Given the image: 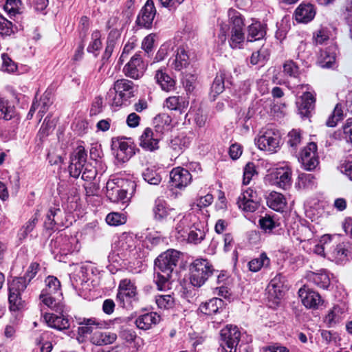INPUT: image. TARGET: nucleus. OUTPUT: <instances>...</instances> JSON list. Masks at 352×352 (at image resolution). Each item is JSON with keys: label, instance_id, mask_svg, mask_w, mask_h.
<instances>
[{"label": "nucleus", "instance_id": "f257e3e1", "mask_svg": "<svg viewBox=\"0 0 352 352\" xmlns=\"http://www.w3.org/2000/svg\"><path fill=\"white\" fill-rule=\"evenodd\" d=\"M179 253L175 250H168L161 254L155 260V267L157 270V284L159 289L168 287L169 278L179 259Z\"/></svg>", "mask_w": 352, "mask_h": 352}, {"label": "nucleus", "instance_id": "f03ea898", "mask_svg": "<svg viewBox=\"0 0 352 352\" xmlns=\"http://www.w3.org/2000/svg\"><path fill=\"white\" fill-rule=\"evenodd\" d=\"M82 324L83 325L78 327V329L79 336L78 340L79 342L83 341L80 339L81 336H85L87 334L90 335V342L97 346L111 344L117 339L116 333L103 331L98 323H96L95 321L91 319L85 320Z\"/></svg>", "mask_w": 352, "mask_h": 352}, {"label": "nucleus", "instance_id": "7ed1b4c3", "mask_svg": "<svg viewBox=\"0 0 352 352\" xmlns=\"http://www.w3.org/2000/svg\"><path fill=\"white\" fill-rule=\"evenodd\" d=\"M135 185L133 182L122 179H113L107 182V196L113 202L121 201L127 202L135 191Z\"/></svg>", "mask_w": 352, "mask_h": 352}, {"label": "nucleus", "instance_id": "20e7f679", "mask_svg": "<svg viewBox=\"0 0 352 352\" xmlns=\"http://www.w3.org/2000/svg\"><path fill=\"white\" fill-rule=\"evenodd\" d=\"M241 332L236 326L227 325L219 333V346L222 352H236Z\"/></svg>", "mask_w": 352, "mask_h": 352}, {"label": "nucleus", "instance_id": "39448f33", "mask_svg": "<svg viewBox=\"0 0 352 352\" xmlns=\"http://www.w3.org/2000/svg\"><path fill=\"white\" fill-rule=\"evenodd\" d=\"M190 271V282L193 285L197 287L203 285L212 273L211 265L207 260L204 259L195 261Z\"/></svg>", "mask_w": 352, "mask_h": 352}, {"label": "nucleus", "instance_id": "423d86ee", "mask_svg": "<svg viewBox=\"0 0 352 352\" xmlns=\"http://www.w3.org/2000/svg\"><path fill=\"white\" fill-rule=\"evenodd\" d=\"M27 287L26 281L23 278H15L9 286V302L11 311H18L24 307L25 302L22 300L20 294Z\"/></svg>", "mask_w": 352, "mask_h": 352}, {"label": "nucleus", "instance_id": "0eeeda50", "mask_svg": "<svg viewBox=\"0 0 352 352\" xmlns=\"http://www.w3.org/2000/svg\"><path fill=\"white\" fill-rule=\"evenodd\" d=\"M280 134L272 129H263L259 132L256 143L259 149L273 152L278 147Z\"/></svg>", "mask_w": 352, "mask_h": 352}, {"label": "nucleus", "instance_id": "6e6552de", "mask_svg": "<svg viewBox=\"0 0 352 352\" xmlns=\"http://www.w3.org/2000/svg\"><path fill=\"white\" fill-rule=\"evenodd\" d=\"M231 28L230 45L232 48H240L245 41V36L243 32V21L239 14L235 12H230Z\"/></svg>", "mask_w": 352, "mask_h": 352}, {"label": "nucleus", "instance_id": "1a4fd4ad", "mask_svg": "<svg viewBox=\"0 0 352 352\" xmlns=\"http://www.w3.org/2000/svg\"><path fill=\"white\" fill-rule=\"evenodd\" d=\"M161 138V130L147 127L140 137V146L146 151H154L159 148Z\"/></svg>", "mask_w": 352, "mask_h": 352}, {"label": "nucleus", "instance_id": "9d476101", "mask_svg": "<svg viewBox=\"0 0 352 352\" xmlns=\"http://www.w3.org/2000/svg\"><path fill=\"white\" fill-rule=\"evenodd\" d=\"M259 199L256 192L251 188L244 190L239 197L237 205L240 209L245 212H254L258 208Z\"/></svg>", "mask_w": 352, "mask_h": 352}, {"label": "nucleus", "instance_id": "9b49d317", "mask_svg": "<svg viewBox=\"0 0 352 352\" xmlns=\"http://www.w3.org/2000/svg\"><path fill=\"white\" fill-rule=\"evenodd\" d=\"M154 219L157 221H165L171 222L175 220V217H179L177 212L174 208H170L167 204L162 200H158L155 202L153 208Z\"/></svg>", "mask_w": 352, "mask_h": 352}, {"label": "nucleus", "instance_id": "f8f14e48", "mask_svg": "<svg viewBox=\"0 0 352 352\" xmlns=\"http://www.w3.org/2000/svg\"><path fill=\"white\" fill-rule=\"evenodd\" d=\"M113 146L116 149V159L121 162L128 161L134 155L131 142L126 141L124 138L114 140Z\"/></svg>", "mask_w": 352, "mask_h": 352}, {"label": "nucleus", "instance_id": "ddd939ff", "mask_svg": "<svg viewBox=\"0 0 352 352\" xmlns=\"http://www.w3.org/2000/svg\"><path fill=\"white\" fill-rule=\"evenodd\" d=\"M267 292L269 300L272 302L273 305H278L285 292L283 278L280 276H275L268 285Z\"/></svg>", "mask_w": 352, "mask_h": 352}, {"label": "nucleus", "instance_id": "4468645a", "mask_svg": "<svg viewBox=\"0 0 352 352\" xmlns=\"http://www.w3.org/2000/svg\"><path fill=\"white\" fill-rule=\"evenodd\" d=\"M302 303L307 308L317 309L322 304L320 294L307 287H303L298 291Z\"/></svg>", "mask_w": 352, "mask_h": 352}, {"label": "nucleus", "instance_id": "2eb2a0df", "mask_svg": "<svg viewBox=\"0 0 352 352\" xmlns=\"http://www.w3.org/2000/svg\"><path fill=\"white\" fill-rule=\"evenodd\" d=\"M301 162L305 169L311 170L318 164L317 146L314 142L309 143L302 151Z\"/></svg>", "mask_w": 352, "mask_h": 352}, {"label": "nucleus", "instance_id": "dca6fc26", "mask_svg": "<svg viewBox=\"0 0 352 352\" xmlns=\"http://www.w3.org/2000/svg\"><path fill=\"white\" fill-rule=\"evenodd\" d=\"M170 178L172 186L179 188L188 186L192 179L188 170L181 167L173 168L170 173Z\"/></svg>", "mask_w": 352, "mask_h": 352}, {"label": "nucleus", "instance_id": "f3484780", "mask_svg": "<svg viewBox=\"0 0 352 352\" xmlns=\"http://www.w3.org/2000/svg\"><path fill=\"white\" fill-rule=\"evenodd\" d=\"M155 13L156 10L153 1L148 0L138 16V24L144 28H149L153 21Z\"/></svg>", "mask_w": 352, "mask_h": 352}, {"label": "nucleus", "instance_id": "a211bd4d", "mask_svg": "<svg viewBox=\"0 0 352 352\" xmlns=\"http://www.w3.org/2000/svg\"><path fill=\"white\" fill-rule=\"evenodd\" d=\"M144 72V65L139 56L135 55L131 58L130 61L124 66V74L133 78H140Z\"/></svg>", "mask_w": 352, "mask_h": 352}, {"label": "nucleus", "instance_id": "6ab92c4d", "mask_svg": "<svg viewBox=\"0 0 352 352\" xmlns=\"http://www.w3.org/2000/svg\"><path fill=\"white\" fill-rule=\"evenodd\" d=\"M188 63V55L186 50L183 47L178 48L175 51L173 56L170 58L168 61L170 67L177 71H180L186 67Z\"/></svg>", "mask_w": 352, "mask_h": 352}, {"label": "nucleus", "instance_id": "aec40b11", "mask_svg": "<svg viewBox=\"0 0 352 352\" xmlns=\"http://www.w3.org/2000/svg\"><path fill=\"white\" fill-rule=\"evenodd\" d=\"M272 177L274 183L282 188H287L291 184V170L287 166L276 168Z\"/></svg>", "mask_w": 352, "mask_h": 352}, {"label": "nucleus", "instance_id": "412c9836", "mask_svg": "<svg viewBox=\"0 0 352 352\" xmlns=\"http://www.w3.org/2000/svg\"><path fill=\"white\" fill-rule=\"evenodd\" d=\"M345 316V308L343 305H335L331 309L324 318V322L329 326L333 327L340 322Z\"/></svg>", "mask_w": 352, "mask_h": 352}, {"label": "nucleus", "instance_id": "4be33fe9", "mask_svg": "<svg viewBox=\"0 0 352 352\" xmlns=\"http://www.w3.org/2000/svg\"><path fill=\"white\" fill-rule=\"evenodd\" d=\"M136 294V288L129 280H123L119 286L117 299L124 305V301L134 297Z\"/></svg>", "mask_w": 352, "mask_h": 352}, {"label": "nucleus", "instance_id": "5701e85b", "mask_svg": "<svg viewBox=\"0 0 352 352\" xmlns=\"http://www.w3.org/2000/svg\"><path fill=\"white\" fill-rule=\"evenodd\" d=\"M316 15V10L313 5L300 4L295 11L296 20L300 23H307Z\"/></svg>", "mask_w": 352, "mask_h": 352}, {"label": "nucleus", "instance_id": "b1692460", "mask_svg": "<svg viewBox=\"0 0 352 352\" xmlns=\"http://www.w3.org/2000/svg\"><path fill=\"white\" fill-rule=\"evenodd\" d=\"M160 321V316L155 312H151L140 316L135 320V324L139 329L147 330Z\"/></svg>", "mask_w": 352, "mask_h": 352}, {"label": "nucleus", "instance_id": "393cba45", "mask_svg": "<svg viewBox=\"0 0 352 352\" xmlns=\"http://www.w3.org/2000/svg\"><path fill=\"white\" fill-rule=\"evenodd\" d=\"M114 92L122 95L125 99L134 96L135 88L133 83L127 80H118L114 83Z\"/></svg>", "mask_w": 352, "mask_h": 352}, {"label": "nucleus", "instance_id": "a878e982", "mask_svg": "<svg viewBox=\"0 0 352 352\" xmlns=\"http://www.w3.org/2000/svg\"><path fill=\"white\" fill-rule=\"evenodd\" d=\"M188 101L183 97L170 96L166 99L164 107L170 110H178L183 112L188 107Z\"/></svg>", "mask_w": 352, "mask_h": 352}, {"label": "nucleus", "instance_id": "bb28decb", "mask_svg": "<svg viewBox=\"0 0 352 352\" xmlns=\"http://www.w3.org/2000/svg\"><path fill=\"white\" fill-rule=\"evenodd\" d=\"M223 302L219 298H213L208 301L202 303L199 309L201 312L206 315H212L217 313L219 310L222 309L223 307Z\"/></svg>", "mask_w": 352, "mask_h": 352}, {"label": "nucleus", "instance_id": "cd10ccee", "mask_svg": "<svg viewBox=\"0 0 352 352\" xmlns=\"http://www.w3.org/2000/svg\"><path fill=\"white\" fill-rule=\"evenodd\" d=\"M315 107V98L309 92L304 94L301 97V100L299 105V111L303 116H308L309 114L314 110Z\"/></svg>", "mask_w": 352, "mask_h": 352}, {"label": "nucleus", "instance_id": "c85d7f7f", "mask_svg": "<svg viewBox=\"0 0 352 352\" xmlns=\"http://www.w3.org/2000/svg\"><path fill=\"white\" fill-rule=\"evenodd\" d=\"M46 323L51 327L59 330L65 329L69 327V321L63 316H56L53 314H47L44 316Z\"/></svg>", "mask_w": 352, "mask_h": 352}, {"label": "nucleus", "instance_id": "c756f323", "mask_svg": "<svg viewBox=\"0 0 352 352\" xmlns=\"http://www.w3.org/2000/svg\"><path fill=\"white\" fill-rule=\"evenodd\" d=\"M267 204L274 210L283 211L287 205V201L282 194L272 192L267 197Z\"/></svg>", "mask_w": 352, "mask_h": 352}, {"label": "nucleus", "instance_id": "7c9ffc66", "mask_svg": "<svg viewBox=\"0 0 352 352\" xmlns=\"http://www.w3.org/2000/svg\"><path fill=\"white\" fill-rule=\"evenodd\" d=\"M155 78L163 90L169 91L173 89L175 87L174 80L163 72L162 70H157Z\"/></svg>", "mask_w": 352, "mask_h": 352}, {"label": "nucleus", "instance_id": "2f4dec72", "mask_svg": "<svg viewBox=\"0 0 352 352\" xmlns=\"http://www.w3.org/2000/svg\"><path fill=\"white\" fill-rule=\"evenodd\" d=\"M54 295L55 294L46 293L45 292H41L39 298L41 302L49 308L56 311H61L62 305Z\"/></svg>", "mask_w": 352, "mask_h": 352}, {"label": "nucleus", "instance_id": "473e14b6", "mask_svg": "<svg viewBox=\"0 0 352 352\" xmlns=\"http://www.w3.org/2000/svg\"><path fill=\"white\" fill-rule=\"evenodd\" d=\"M14 115V105L12 101L2 98L0 100V118L10 120Z\"/></svg>", "mask_w": 352, "mask_h": 352}, {"label": "nucleus", "instance_id": "72a5a7b5", "mask_svg": "<svg viewBox=\"0 0 352 352\" xmlns=\"http://www.w3.org/2000/svg\"><path fill=\"white\" fill-rule=\"evenodd\" d=\"M248 32V39L250 41L259 40L265 34V30L259 22H254L249 25Z\"/></svg>", "mask_w": 352, "mask_h": 352}, {"label": "nucleus", "instance_id": "f704fd0d", "mask_svg": "<svg viewBox=\"0 0 352 352\" xmlns=\"http://www.w3.org/2000/svg\"><path fill=\"white\" fill-rule=\"evenodd\" d=\"M332 236L329 234H324L320 239L319 244L316 245L314 252L318 255L325 256L327 251L330 250L329 245L331 242Z\"/></svg>", "mask_w": 352, "mask_h": 352}, {"label": "nucleus", "instance_id": "c9c22d12", "mask_svg": "<svg viewBox=\"0 0 352 352\" xmlns=\"http://www.w3.org/2000/svg\"><path fill=\"white\" fill-rule=\"evenodd\" d=\"M204 235L203 226L200 223H195L188 233V240L190 243H198L203 240Z\"/></svg>", "mask_w": 352, "mask_h": 352}, {"label": "nucleus", "instance_id": "e433bc0d", "mask_svg": "<svg viewBox=\"0 0 352 352\" xmlns=\"http://www.w3.org/2000/svg\"><path fill=\"white\" fill-rule=\"evenodd\" d=\"M270 264V258L265 253L260 255L258 258H254L248 263L249 269L252 272H258L262 267L268 266Z\"/></svg>", "mask_w": 352, "mask_h": 352}, {"label": "nucleus", "instance_id": "4c0bfd02", "mask_svg": "<svg viewBox=\"0 0 352 352\" xmlns=\"http://www.w3.org/2000/svg\"><path fill=\"white\" fill-rule=\"evenodd\" d=\"M335 53L329 50L321 52L318 61L322 67L329 68L335 63Z\"/></svg>", "mask_w": 352, "mask_h": 352}, {"label": "nucleus", "instance_id": "58836bf2", "mask_svg": "<svg viewBox=\"0 0 352 352\" xmlns=\"http://www.w3.org/2000/svg\"><path fill=\"white\" fill-rule=\"evenodd\" d=\"M45 287L42 290V292L56 294L60 289V283L57 278L54 276H49L45 279Z\"/></svg>", "mask_w": 352, "mask_h": 352}, {"label": "nucleus", "instance_id": "ea45409f", "mask_svg": "<svg viewBox=\"0 0 352 352\" xmlns=\"http://www.w3.org/2000/svg\"><path fill=\"white\" fill-rule=\"evenodd\" d=\"M327 255L329 256V258L340 261L346 256V250L343 244H339L333 250L330 247V250L327 251Z\"/></svg>", "mask_w": 352, "mask_h": 352}, {"label": "nucleus", "instance_id": "a19ab883", "mask_svg": "<svg viewBox=\"0 0 352 352\" xmlns=\"http://www.w3.org/2000/svg\"><path fill=\"white\" fill-rule=\"evenodd\" d=\"M172 122L170 116L165 113H160L154 118L155 129H159L162 131L164 126H168Z\"/></svg>", "mask_w": 352, "mask_h": 352}, {"label": "nucleus", "instance_id": "79ce46f5", "mask_svg": "<svg viewBox=\"0 0 352 352\" xmlns=\"http://www.w3.org/2000/svg\"><path fill=\"white\" fill-rule=\"evenodd\" d=\"M174 302V298L170 295H161L156 298V303L161 309H170L173 307Z\"/></svg>", "mask_w": 352, "mask_h": 352}, {"label": "nucleus", "instance_id": "37998d69", "mask_svg": "<svg viewBox=\"0 0 352 352\" xmlns=\"http://www.w3.org/2000/svg\"><path fill=\"white\" fill-rule=\"evenodd\" d=\"M313 279L316 284L323 288H327L330 284L329 276L324 271L314 274Z\"/></svg>", "mask_w": 352, "mask_h": 352}, {"label": "nucleus", "instance_id": "c03bdc74", "mask_svg": "<svg viewBox=\"0 0 352 352\" xmlns=\"http://www.w3.org/2000/svg\"><path fill=\"white\" fill-rule=\"evenodd\" d=\"M126 220V217L124 214L118 212L110 213L106 217L107 223L111 226L124 224Z\"/></svg>", "mask_w": 352, "mask_h": 352}, {"label": "nucleus", "instance_id": "a18cd8bd", "mask_svg": "<svg viewBox=\"0 0 352 352\" xmlns=\"http://www.w3.org/2000/svg\"><path fill=\"white\" fill-rule=\"evenodd\" d=\"M46 107H47V102H46L45 98H42L39 102H34L30 109V111L28 113V117H30L31 118L33 116L34 112L38 109H39L38 113L42 117L47 110Z\"/></svg>", "mask_w": 352, "mask_h": 352}, {"label": "nucleus", "instance_id": "49530a36", "mask_svg": "<svg viewBox=\"0 0 352 352\" xmlns=\"http://www.w3.org/2000/svg\"><path fill=\"white\" fill-rule=\"evenodd\" d=\"M2 60L3 70L8 72L9 73H13L16 71V64L7 54L2 55Z\"/></svg>", "mask_w": 352, "mask_h": 352}, {"label": "nucleus", "instance_id": "de8ad7c7", "mask_svg": "<svg viewBox=\"0 0 352 352\" xmlns=\"http://www.w3.org/2000/svg\"><path fill=\"white\" fill-rule=\"evenodd\" d=\"M182 82L186 90L188 92H191L195 87L197 77L194 74H187L184 77Z\"/></svg>", "mask_w": 352, "mask_h": 352}, {"label": "nucleus", "instance_id": "09e8293b", "mask_svg": "<svg viewBox=\"0 0 352 352\" xmlns=\"http://www.w3.org/2000/svg\"><path fill=\"white\" fill-rule=\"evenodd\" d=\"M100 38L101 33L98 30L94 31L91 34V41L89 45V50L92 51L99 50L102 46Z\"/></svg>", "mask_w": 352, "mask_h": 352}, {"label": "nucleus", "instance_id": "8fccbe9b", "mask_svg": "<svg viewBox=\"0 0 352 352\" xmlns=\"http://www.w3.org/2000/svg\"><path fill=\"white\" fill-rule=\"evenodd\" d=\"M340 170L352 180V155L348 156L340 165Z\"/></svg>", "mask_w": 352, "mask_h": 352}, {"label": "nucleus", "instance_id": "3c124183", "mask_svg": "<svg viewBox=\"0 0 352 352\" xmlns=\"http://www.w3.org/2000/svg\"><path fill=\"white\" fill-rule=\"evenodd\" d=\"M256 174L255 166L253 163H248L244 168L243 173V184H248L252 178V177Z\"/></svg>", "mask_w": 352, "mask_h": 352}, {"label": "nucleus", "instance_id": "603ef678", "mask_svg": "<svg viewBox=\"0 0 352 352\" xmlns=\"http://www.w3.org/2000/svg\"><path fill=\"white\" fill-rule=\"evenodd\" d=\"M283 72L289 76L297 77L298 68L293 61H286L283 65Z\"/></svg>", "mask_w": 352, "mask_h": 352}, {"label": "nucleus", "instance_id": "864d4df0", "mask_svg": "<svg viewBox=\"0 0 352 352\" xmlns=\"http://www.w3.org/2000/svg\"><path fill=\"white\" fill-rule=\"evenodd\" d=\"M267 56L265 49L261 48L258 52H254L250 57V63L252 65H256L261 63Z\"/></svg>", "mask_w": 352, "mask_h": 352}, {"label": "nucleus", "instance_id": "5fc2aeb1", "mask_svg": "<svg viewBox=\"0 0 352 352\" xmlns=\"http://www.w3.org/2000/svg\"><path fill=\"white\" fill-rule=\"evenodd\" d=\"M83 166L84 163L71 160L69 167L70 175L74 177H78L82 171Z\"/></svg>", "mask_w": 352, "mask_h": 352}, {"label": "nucleus", "instance_id": "6e6d98bb", "mask_svg": "<svg viewBox=\"0 0 352 352\" xmlns=\"http://www.w3.org/2000/svg\"><path fill=\"white\" fill-rule=\"evenodd\" d=\"M20 5V0H6L4 8L8 12L14 14L18 12Z\"/></svg>", "mask_w": 352, "mask_h": 352}, {"label": "nucleus", "instance_id": "4d7b16f0", "mask_svg": "<svg viewBox=\"0 0 352 352\" xmlns=\"http://www.w3.org/2000/svg\"><path fill=\"white\" fill-rule=\"evenodd\" d=\"M12 32L11 23L0 15V34L10 35Z\"/></svg>", "mask_w": 352, "mask_h": 352}, {"label": "nucleus", "instance_id": "13d9d810", "mask_svg": "<svg viewBox=\"0 0 352 352\" xmlns=\"http://www.w3.org/2000/svg\"><path fill=\"white\" fill-rule=\"evenodd\" d=\"M120 32L118 29H114L111 31L109 35L108 41H107V51H111L116 40L120 38Z\"/></svg>", "mask_w": 352, "mask_h": 352}, {"label": "nucleus", "instance_id": "bf43d9fd", "mask_svg": "<svg viewBox=\"0 0 352 352\" xmlns=\"http://www.w3.org/2000/svg\"><path fill=\"white\" fill-rule=\"evenodd\" d=\"M235 247V241L231 234H226L223 237V250L224 252H230Z\"/></svg>", "mask_w": 352, "mask_h": 352}, {"label": "nucleus", "instance_id": "052dcab7", "mask_svg": "<svg viewBox=\"0 0 352 352\" xmlns=\"http://www.w3.org/2000/svg\"><path fill=\"white\" fill-rule=\"evenodd\" d=\"M86 153L83 147H78L71 157L72 160L84 163L86 160Z\"/></svg>", "mask_w": 352, "mask_h": 352}, {"label": "nucleus", "instance_id": "680f3d73", "mask_svg": "<svg viewBox=\"0 0 352 352\" xmlns=\"http://www.w3.org/2000/svg\"><path fill=\"white\" fill-rule=\"evenodd\" d=\"M300 142V135L296 130H292L288 134V144L296 147Z\"/></svg>", "mask_w": 352, "mask_h": 352}, {"label": "nucleus", "instance_id": "e2e57ef3", "mask_svg": "<svg viewBox=\"0 0 352 352\" xmlns=\"http://www.w3.org/2000/svg\"><path fill=\"white\" fill-rule=\"evenodd\" d=\"M213 201V197L210 194H208L204 197H201L199 199L197 200V203L195 204L197 207L199 209L202 208L207 207L210 206Z\"/></svg>", "mask_w": 352, "mask_h": 352}, {"label": "nucleus", "instance_id": "0e129e2a", "mask_svg": "<svg viewBox=\"0 0 352 352\" xmlns=\"http://www.w3.org/2000/svg\"><path fill=\"white\" fill-rule=\"evenodd\" d=\"M242 153L243 149L240 144L234 143L230 146L229 153L232 159H238L241 155Z\"/></svg>", "mask_w": 352, "mask_h": 352}, {"label": "nucleus", "instance_id": "69168bd1", "mask_svg": "<svg viewBox=\"0 0 352 352\" xmlns=\"http://www.w3.org/2000/svg\"><path fill=\"white\" fill-rule=\"evenodd\" d=\"M156 40V35L151 34L146 36L142 41V48L146 51H150Z\"/></svg>", "mask_w": 352, "mask_h": 352}, {"label": "nucleus", "instance_id": "338daca9", "mask_svg": "<svg viewBox=\"0 0 352 352\" xmlns=\"http://www.w3.org/2000/svg\"><path fill=\"white\" fill-rule=\"evenodd\" d=\"M170 45L169 44H164L162 45L160 50H158L156 56L155 60L157 62L161 61L164 60L165 56L168 54V52L170 50Z\"/></svg>", "mask_w": 352, "mask_h": 352}, {"label": "nucleus", "instance_id": "774afa93", "mask_svg": "<svg viewBox=\"0 0 352 352\" xmlns=\"http://www.w3.org/2000/svg\"><path fill=\"white\" fill-rule=\"evenodd\" d=\"M343 129L346 138L349 139V140L352 142V118L346 120Z\"/></svg>", "mask_w": 352, "mask_h": 352}]
</instances>
